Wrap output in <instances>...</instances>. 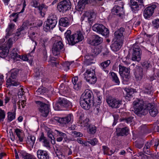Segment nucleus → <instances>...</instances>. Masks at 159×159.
Listing matches in <instances>:
<instances>
[{
    "label": "nucleus",
    "mask_w": 159,
    "mask_h": 159,
    "mask_svg": "<svg viewBox=\"0 0 159 159\" xmlns=\"http://www.w3.org/2000/svg\"><path fill=\"white\" fill-rule=\"evenodd\" d=\"M37 154L39 159H49V156L46 151L39 150L37 151Z\"/></svg>",
    "instance_id": "28"
},
{
    "label": "nucleus",
    "mask_w": 159,
    "mask_h": 159,
    "mask_svg": "<svg viewBox=\"0 0 159 159\" xmlns=\"http://www.w3.org/2000/svg\"><path fill=\"white\" fill-rule=\"evenodd\" d=\"M31 3V5L35 8H37L39 5V2L36 0H32Z\"/></svg>",
    "instance_id": "61"
},
{
    "label": "nucleus",
    "mask_w": 159,
    "mask_h": 159,
    "mask_svg": "<svg viewBox=\"0 0 159 159\" xmlns=\"http://www.w3.org/2000/svg\"><path fill=\"white\" fill-rule=\"evenodd\" d=\"M89 119L88 118H86L82 122H81V126L84 127L88 126L89 125Z\"/></svg>",
    "instance_id": "63"
},
{
    "label": "nucleus",
    "mask_w": 159,
    "mask_h": 159,
    "mask_svg": "<svg viewBox=\"0 0 159 159\" xmlns=\"http://www.w3.org/2000/svg\"><path fill=\"white\" fill-rule=\"evenodd\" d=\"M143 75V69L141 67L138 66L136 69L135 73V77L139 80L142 79Z\"/></svg>",
    "instance_id": "31"
},
{
    "label": "nucleus",
    "mask_w": 159,
    "mask_h": 159,
    "mask_svg": "<svg viewBox=\"0 0 159 159\" xmlns=\"http://www.w3.org/2000/svg\"><path fill=\"white\" fill-rule=\"evenodd\" d=\"M88 101H86L83 100L82 99H80V104L81 107L86 110H88L90 108V106L92 103L88 102Z\"/></svg>",
    "instance_id": "34"
},
{
    "label": "nucleus",
    "mask_w": 159,
    "mask_h": 159,
    "mask_svg": "<svg viewBox=\"0 0 159 159\" xmlns=\"http://www.w3.org/2000/svg\"><path fill=\"white\" fill-rule=\"evenodd\" d=\"M110 63V60H108L102 62L100 65V66L102 69L105 71L107 73H108L109 71L107 69Z\"/></svg>",
    "instance_id": "35"
},
{
    "label": "nucleus",
    "mask_w": 159,
    "mask_h": 159,
    "mask_svg": "<svg viewBox=\"0 0 159 159\" xmlns=\"http://www.w3.org/2000/svg\"><path fill=\"white\" fill-rule=\"evenodd\" d=\"M93 30L107 37L109 36V30L104 25L102 24H97L94 25L92 27Z\"/></svg>",
    "instance_id": "6"
},
{
    "label": "nucleus",
    "mask_w": 159,
    "mask_h": 159,
    "mask_svg": "<svg viewBox=\"0 0 159 159\" xmlns=\"http://www.w3.org/2000/svg\"><path fill=\"white\" fill-rule=\"evenodd\" d=\"M114 119V121L113 123V125H115L116 124L117 121L119 119V116L117 114H114L113 115Z\"/></svg>",
    "instance_id": "64"
},
{
    "label": "nucleus",
    "mask_w": 159,
    "mask_h": 159,
    "mask_svg": "<svg viewBox=\"0 0 159 159\" xmlns=\"http://www.w3.org/2000/svg\"><path fill=\"white\" fill-rule=\"evenodd\" d=\"M85 80L90 84H94L97 81V78L95 75H94L92 76Z\"/></svg>",
    "instance_id": "46"
},
{
    "label": "nucleus",
    "mask_w": 159,
    "mask_h": 159,
    "mask_svg": "<svg viewBox=\"0 0 159 159\" xmlns=\"http://www.w3.org/2000/svg\"><path fill=\"white\" fill-rule=\"evenodd\" d=\"M35 103L41 116L44 117H47L50 111V105L39 101H36Z\"/></svg>",
    "instance_id": "4"
},
{
    "label": "nucleus",
    "mask_w": 159,
    "mask_h": 159,
    "mask_svg": "<svg viewBox=\"0 0 159 159\" xmlns=\"http://www.w3.org/2000/svg\"><path fill=\"white\" fill-rule=\"evenodd\" d=\"M59 25L64 27H67L70 25L68 19L67 17L61 18L59 21Z\"/></svg>",
    "instance_id": "36"
},
{
    "label": "nucleus",
    "mask_w": 159,
    "mask_h": 159,
    "mask_svg": "<svg viewBox=\"0 0 159 159\" xmlns=\"http://www.w3.org/2000/svg\"><path fill=\"white\" fill-rule=\"evenodd\" d=\"M17 48H13L11 52V57L14 59L17 57H19L20 55H19L17 52Z\"/></svg>",
    "instance_id": "43"
},
{
    "label": "nucleus",
    "mask_w": 159,
    "mask_h": 159,
    "mask_svg": "<svg viewBox=\"0 0 159 159\" xmlns=\"http://www.w3.org/2000/svg\"><path fill=\"white\" fill-rule=\"evenodd\" d=\"M119 73L123 79L124 81L128 82L130 78V68L121 65H119Z\"/></svg>",
    "instance_id": "7"
},
{
    "label": "nucleus",
    "mask_w": 159,
    "mask_h": 159,
    "mask_svg": "<svg viewBox=\"0 0 159 159\" xmlns=\"http://www.w3.org/2000/svg\"><path fill=\"white\" fill-rule=\"evenodd\" d=\"M15 25L11 23L9 24L7 28L6 29V36L5 37L7 38L13 34V31L14 30Z\"/></svg>",
    "instance_id": "30"
},
{
    "label": "nucleus",
    "mask_w": 159,
    "mask_h": 159,
    "mask_svg": "<svg viewBox=\"0 0 159 159\" xmlns=\"http://www.w3.org/2000/svg\"><path fill=\"white\" fill-rule=\"evenodd\" d=\"M152 141L147 142L145 144L143 148V152L147 154L150 155L151 151L150 149L151 146L152 145Z\"/></svg>",
    "instance_id": "37"
},
{
    "label": "nucleus",
    "mask_w": 159,
    "mask_h": 159,
    "mask_svg": "<svg viewBox=\"0 0 159 159\" xmlns=\"http://www.w3.org/2000/svg\"><path fill=\"white\" fill-rule=\"evenodd\" d=\"M126 93L125 98L126 99L130 100V98L132 97L133 94L134 93L137 92L136 90L134 89H126L125 90Z\"/></svg>",
    "instance_id": "32"
},
{
    "label": "nucleus",
    "mask_w": 159,
    "mask_h": 159,
    "mask_svg": "<svg viewBox=\"0 0 159 159\" xmlns=\"http://www.w3.org/2000/svg\"><path fill=\"white\" fill-rule=\"evenodd\" d=\"M48 137L49 138V139L51 140V143L54 144L55 143V139L52 134L51 132H48Z\"/></svg>",
    "instance_id": "52"
},
{
    "label": "nucleus",
    "mask_w": 159,
    "mask_h": 159,
    "mask_svg": "<svg viewBox=\"0 0 159 159\" xmlns=\"http://www.w3.org/2000/svg\"><path fill=\"white\" fill-rule=\"evenodd\" d=\"M5 117V112L4 110L0 109V122L3 121Z\"/></svg>",
    "instance_id": "50"
},
{
    "label": "nucleus",
    "mask_w": 159,
    "mask_h": 159,
    "mask_svg": "<svg viewBox=\"0 0 159 159\" xmlns=\"http://www.w3.org/2000/svg\"><path fill=\"white\" fill-rule=\"evenodd\" d=\"M71 7V4L69 0H65L60 2L57 6L58 10L62 13L70 10Z\"/></svg>",
    "instance_id": "8"
},
{
    "label": "nucleus",
    "mask_w": 159,
    "mask_h": 159,
    "mask_svg": "<svg viewBox=\"0 0 159 159\" xmlns=\"http://www.w3.org/2000/svg\"><path fill=\"white\" fill-rule=\"evenodd\" d=\"M144 145V141H142L140 142H136L135 143V147L141 149L142 148Z\"/></svg>",
    "instance_id": "54"
},
{
    "label": "nucleus",
    "mask_w": 159,
    "mask_h": 159,
    "mask_svg": "<svg viewBox=\"0 0 159 159\" xmlns=\"http://www.w3.org/2000/svg\"><path fill=\"white\" fill-rule=\"evenodd\" d=\"M24 28L25 25H24L23 24L21 27L17 30V31L13 38H11L8 39L7 44L9 48H11L13 44V39H14V41L15 40V39H17L21 34V32L24 30Z\"/></svg>",
    "instance_id": "14"
},
{
    "label": "nucleus",
    "mask_w": 159,
    "mask_h": 159,
    "mask_svg": "<svg viewBox=\"0 0 159 159\" xmlns=\"http://www.w3.org/2000/svg\"><path fill=\"white\" fill-rule=\"evenodd\" d=\"M43 60V61H46L47 59L48 56L47 51L45 48H44L42 52Z\"/></svg>",
    "instance_id": "55"
},
{
    "label": "nucleus",
    "mask_w": 159,
    "mask_h": 159,
    "mask_svg": "<svg viewBox=\"0 0 159 159\" xmlns=\"http://www.w3.org/2000/svg\"><path fill=\"white\" fill-rule=\"evenodd\" d=\"M58 100L62 107L70 108L72 107L71 103L64 98H59Z\"/></svg>",
    "instance_id": "23"
},
{
    "label": "nucleus",
    "mask_w": 159,
    "mask_h": 159,
    "mask_svg": "<svg viewBox=\"0 0 159 159\" xmlns=\"http://www.w3.org/2000/svg\"><path fill=\"white\" fill-rule=\"evenodd\" d=\"M109 74H111L112 81L116 84L119 85L120 81L116 74L114 72H111Z\"/></svg>",
    "instance_id": "39"
},
{
    "label": "nucleus",
    "mask_w": 159,
    "mask_h": 159,
    "mask_svg": "<svg viewBox=\"0 0 159 159\" xmlns=\"http://www.w3.org/2000/svg\"><path fill=\"white\" fill-rule=\"evenodd\" d=\"M48 91V89L46 88L43 87H41L39 88L36 92L37 93L38 95L43 94L44 93H47Z\"/></svg>",
    "instance_id": "41"
},
{
    "label": "nucleus",
    "mask_w": 159,
    "mask_h": 159,
    "mask_svg": "<svg viewBox=\"0 0 159 159\" xmlns=\"http://www.w3.org/2000/svg\"><path fill=\"white\" fill-rule=\"evenodd\" d=\"M17 101V98L16 96H14L12 98L11 102L13 104V107L15 110L16 109V102Z\"/></svg>",
    "instance_id": "58"
},
{
    "label": "nucleus",
    "mask_w": 159,
    "mask_h": 159,
    "mask_svg": "<svg viewBox=\"0 0 159 159\" xmlns=\"http://www.w3.org/2000/svg\"><path fill=\"white\" fill-rule=\"evenodd\" d=\"M147 111H148L150 115L153 117H155L158 114V107L153 104L149 103L147 106Z\"/></svg>",
    "instance_id": "15"
},
{
    "label": "nucleus",
    "mask_w": 159,
    "mask_h": 159,
    "mask_svg": "<svg viewBox=\"0 0 159 159\" xmlns=\"http://www.w3.org/2000/svg\"><path fill=\"white\" fill-rule=\"evenodd\" d=\"M157 7L156 5L152 4L146 7L143 12V15L145 18H149L153 15Z\"/></svg>",
    "instance_id": "13"
},
{
    "label": "nucleus",
    "mask_w": 159,
    "mask_h": 159,
    "mask_svg": "<svg viewBox=\"0 0 159 159\" xmlns=\"http://www.w3.org/2000/svg\"><path fill=\"white\" fill-rule=\"evenodd\" d=\"M71 31L67 30L65 33V37L67 40L68 44L70 45H74L81 41L84 37L81 31L77 32L76 33L71 35Z\"/></svg>",
    "instance_id": "1"
},
{
    "label": "nucleus",
    "mask_w": 159,
    "mask_h": 159,
    "mask_svg": "<svg viewBox=\"0 0 159 159\" xmlns=\"http://www.w3.org/2000/svg\"><path fill=\"white\" fill-rule=\"evenodd\" d=\"M77 141L78 143L82 144V146H89V143L87 141H84L81 139V138H78L77 139Z\"/></svg>",
    "instance_id": "56"
},
{
    "label": "nucleus",
    "mask_w": 159,
    "mask_h": 159,
    "mask_svg": "<svg viewBox=\"0 0 159 159\" xmlns=\"http://www.w3.org/2000/svg\"><path fill=\"white\" fill-rule=\"evenodd\" d=\"M18 153L20 157L24 159H37L34 155L29 154L24 150L19 151Z\"/></svg>",
    "instance_id": "22"
},
{
    "label": "nucleus",
    "mask_w": 159,
    "mask_h": 159,
    "mask_svg": "<svg viewBox=\"0 0 159 159\" xmlns=\"http://www.w3.org/2000/svg\"><path fill=\"white\" fill-rule=\"evenodd\" d=\"M19 71V69L15 68L11 70L8 72L7 75L8 77L6 81L7 85L14 86L20 85V83L16 80Z\"/></svg>",
    "instance_id": "2"
},
{
    "label": "nucleus",
    "mask_w": 159,
    "mask_h": 159,
    "mask_svg": "<svg viewBox=\"0 0 159 159\" xmlns=\"http://www.w3.org/2000/svg\"><path fill=\"white\" fill-rule=\"evenodd\" d=\"M123 42L122 41L116 40L112 43L111 48L112 50L114 52L118 51L121 48Z\"/></svg>",
    "instance_id": "24"
},
{
    "label": "nucleus",
    "mask_w": 159,
    "mask_h": 159,
    "mask_svg": "<svg viewBox=\"0 0 159 159\" xmlns=\"http://www.w3.org/2000/svg\"><path fill=\"white\" fill-rule=\"evenodd\" d=\"M103 41L102 38L98 35H94L93 36V40L90 42V44L94 46H97L101 44Z\"/></svg>",
    "instance_id": "26"
},
{
    "label": "nucleus",
    "mask_w": 159,
    "mask_h": 159,
    "mask_svg": "<svg viewBox=\"0 0 159 159\" xmlns=\"http://www.w3.org/2000/svg\"><path fill=\"white\" fill-rule=\"evenodd\" d=\"M87 129L88 132L90 134H93L96 132V128L94 125H89Z\"/></svg>",
    "instance_id": "42"
},
{
    "label": "nucleus",
    "mask_w": 159,
    "mask_h": 159,
    "mask_svg": "<svg viewBox=\"0 0 159 159\" xmlns=\"http://www.w3.org/2000/svg\"><path fill=\"white\" fill-rule=\"evenodd\" d=\"M7 114V121L11 122L15 118L16 114L12 112H8Z\"/></svg>",
    "instance_id": "44"
},
{
    "label": "nucleus",
    "mask_w": 159,
    "mask_h": 159,
    "mask_svg": "<svg viewBox=\"0 0 159 159\" xmlns=\"http://www.w3.org/2000/svg\"><path fill=\"white\" fill-rule=\"evenodd\" d=\"M43 69L42 68L40 67V68H37L35 70V76L36 77H39L40 76V73L41 72V71Z\"/></svg>",
    "instance_id": "62"
},
{
    "label": "nucleus",
    "mask_w": 159,
    "mask_h": 159,
    "mask_svg": "<svg viewBox=\"0 0 159 159\" xmlns=\"http://www.w3.org/2000/svg\"><path fill=\"white\" fill-rule=\"evenodd\" d=\"M129 129L127 127L116 129V134L118 136L127 135L128 134Z\"/></svg>",
    "instance_id": "29"
},
{
    "label": "nucleus",
    "mask_w": 159,
    "mask_h": 159,
    "mask_svg": "<svg viewBox=\"0 0 159 159\" xmlns=\"http://www.w3.org/2000/svg\"><path fill=\"white\" fill-rule=\"evenodd\" d=\"M87 142L89 143V144H90L94 146L97 144L98 141L96 139L94 138L93 139L90 140Z\"/></svg>",
    "instance_id": "60"
},
{
    "label": "nucleus",
    "mask_w": 159,
    "mask_h": 159,
    "mask_svg": "<svg viewBox=\"0 0 159 159\" xmlns=\"http://www.w3.org/2000/svg\"><path fill=\"white\" fill-rule=\"evenodd\" d=\"M81 99L88 101V102L93 103L94 101V97L93 93L90 91H88L85 92V94L84 95L83 98H81Z\"/></svg>",
    "instance_id": "19"
},
{
    "label": "nucleus",
    "mask_w": 159,
    "mask_h": 159,
    "mask_svg": "<svg viewBox=\"0 0 159 159\" xmlns=\"http://www.w3.org/2000/svg\"><path fill=\"white\" fill-rule=\"evenodd\" d=\"M84 75V79L86 80L91 77L92 76L95 75V71L93 70H92V71L89 70H87Z\"/></svg>",
    "instance_id": "40"
},
{
    "label": "nucleus",
    "mask_w": 159,
    "mask_h": 159,
    "mask_svg": "<svg viewBox=\"0 0 159 159\" xmlns=\"http://www.w3.org/2000/svg\"><path fill=\"white\" fill-rule=\"evenodd\" d=\"M96 16L95 11L92 10L86 11L83 15L82 18L85 21H88L90 23H92Z\"/></svg>",
    "instance_id": "12"
},
{
    "label": "nucleus",
    "mask_w": 159,
    "mask_h": 159,
    "mask_svg": "<svg viewBox=\"0 0 159 159\" xmlns=\"http://www.w3.org/2000/svg\"><path fill=\"white\" fill-rule=\"evenodd\" d=\"M123 5L120 7L118 6H115L112 10V12L113 14L116 15L119 17H120L124 13L123 10Z\"/></svg>",
    "instance_id": "21"
},
{
    "label": "nucleus",
    "mask_w": 159,
    "mask_h": 159,
    "mask_svg": "<svg viewBox=\"0 0 159 159\" xmlns=\"http://www.w3.org/2000/svg\"><path fill=\"white\" fill-rule=\"evenodd\" d=\"M141 56L142 51L139 46L136 44L134 45L131 60L133 61L139 62L141 60Z\"/></svg>",
    "instance_id": "11"
},
{
    "label": "nucleus",
    "mask_w": 159,
    "mask_h": 159,
    "mask_svg": "<svg viewBox=\"0 0 159 159\" xmlns=\"http://www.w3.org/2000/svg\"><path fill=\"white\" fill-rule=\"evenodd\" d=\"M153 87L152 84L149 83H145L143 86V92L144 94H152Z\"/></svg>",
    "instance_id": "20"
},
{
    "label": "nucleus",
    "mask_w": 159,
    "mask_h": 159,
    "mask_svg": "<svg viewBox=\"0 0 159 159\" xmlns=\"http://www.w3.org/2000/svg\"><path fill=\"white\" fill-rule=\"evenodd\" d=\"M133 117L132 116H129L128 117H125V118H122L120 119L121 121H125L127 123H130L132 121Z\"/></svg>",
    "instance_id": "49"
},
{
    "label": "nucleus",
    "mask_w": 159,
    "mask_h": 159,
    "mask_svg": "<svg viewBox=\"0 0 159 159\" xmlns=\"http://www.w3.org/2000/svg\"><path fill=\"white\" fill-rule=\"evenodd\" d=\"M22 130L19 129H16L15 130V132L17 135V136L19 139V140L20 142H22L23 141L22 137H21L20 134L22 133Z\"/></svg>",
    "instance_id": "45"
},
{
    "label": "nucleus",
    "mask_w": 159,
    "mask_h": 159,
    "mask_svg": "<svg viewBox=\"0 0 159 159\" xmlns=\"http://www.w3.org/2000/svg\"><path fill=\"white\" fill-rule=\"evenodd\" d=\"M64 45L61 41H56L53 44L52 48L53 54L55 56L59 55L64 50Z\"/></svg>",
    "instance_id": "10"
},
{
    "label": "nucleus",
    "mask_w": 159,
    "mask_h": 159,
    "mask_svg": "<svg viewBox=\"0 0 159 159\" xmlns=\"http://www.w3.org/2000/svg\"><path fill=\"white\" fill-rule=\"evenodd\" d=\"M71 135L75 137H82L83 136V134L80 132L75 131H72L71 132Z\"/></svg>",
    "instance_id": "57"
},
{
    "label": "nucleus",
    "mask_w": 159,
    "mask_h": 159,
    "mask_svg": "<svg viewBox=\"0 0 159 159\" xmlns=\"http://www.w3.org/2000/svg\"><path fill=\"white\" fill-rule=\"evenodd\" d=\"M57 118L58 119V120L57 119L58 121L61 124L63 125V126H64V125L70 123L73 120V117L72 114H70L65 117L61 118L57 117Z\"/></svg>",
    "instance_id": "16"
},
{
    "label": "nucleus",
    "mask_w": 159,
    "mask_h": 159,
    "mask_svg": "<svg viewBox=\"0 0 159 159\" xmlns=\"http://www.w3.org/2000/svg\"><path fill=\"white\" fill-rule=\"evenodd\" d=\"M91 54L93 56H95L98 54L100 53L99 50L97 48H94L91 50Z\"/></svg>",
    "instance_id": "53"
},
{
    "label": "nucleus",
    "mask_w": 159,
    "mask_h": 159,
    "mask_svg": "<svg viewBox=\"0 0 159 159\" xmlns=\"http://www.w3.org/2000/svg\"><path fill=\"white\" fill-rule=\"evenodd\" d=\"M39 142H41L43 144V146L47 148H50V145L49 141L47 140V138L44 136L43 133H42L39 138L38 139Z\"/></svg>",
    "instance_id": "25"
},
{
    "label": "nucleus",
    "mask_w": 159,
    "mask_h": 159,
    "mask_svg": "<svg viewBox=\"0 0 159 159\" xmlns=\"http://www.w3.org/2000/svg\"><path fill=\"white\" fill-rule=\"evenodd\" d=\"M106 101L108 105L113 108H117L122 104V101L111 96H108Z\"/></svg>",
    "instance_id": "9"
},
{
    "label": "nucleus",
    "mask_w": 159,
    "mask_h": 159,
    "mask_svg": "<svg viewBox=\"0 0 159 159\" xmlns=\"http://www.w3.org/2000/svg\"><path fill=\"white\" fill-rule=\"evenodd\" d=\"M78 78L77 77H75L72 79V81L74 84V89L76 90H79L81 86V81L78 82Z\"/></svg>",
    "instance_id": "33"
},
{
    "label": "nucleus",
    "mask_w": 159,
    "mask_h": 159,
    "mask_svg": "<svg viewBox=\"0 0 159 159\" xmlns=\"http://www.w3.org/2000/svg\"><path fill=\"white\" fill-rule=\"evenodd\" d=\"M37 33H35L34 32H33L32 33H31L29 35V36L30 38L33 41L35 42V45H36L37 44V43L35 41V39L36 38V35H37Z\"/></svg>",
    "instance_id": "51"
},
{
    "label": "nucleus",
    "mask_w": 159,
    "mask_h": 159,
    "mask_svg": "<svg viewBox=\"0 0 159 159\" xmlns=\"http://www.w3.org/2000/svg\"><path fill=\"white\" fill-rule=\"evenodd\" d=\"M85 6L84 5H82L81 4H79V3H78V5L76 6V10L79 11H82L84 9L85 7Z\"/></svg>",
    "instance_id": "59"
},
{
    "label": "nucleus",
    "mask_w": 159,
    "mask_h": 159,
    "mask_svg": "<svg viewBox=\"0 0 159 159\" xmlns=\"http://www.w3.org/2000/svg\"><path fill=\"white\" fill-rule=\"evenodd\" d=\"M125 29L123 27H121L116 31L114 34L115 38L117 40L123 41L124 38Z\"/></svg>",
    "instance_id": "18"
},
{
    "label": "nucleus",
    "mask_w": 159,
    "mask_h": 159,
    "mask_svg": "<svg viewBox=\"0 0 159 159\" xmlns=\"http://www.w3.org/2000/svg\"><path fill=\"white\" fill-rule=\"evenodd\" d=\"M57 22V19L56 15L51 14L44 24L43 27L44 30L47 31L52 30L56 26Z\"/></svg>",
    "instance_id": "3"
},
{
    "label": "nucleus",
    "mask_w": 159,
    "mask_h": 159,
    "mask_svg": "<svg viewBox=\"0 0 159 159\" xmlns=\"http://www.w3.org/2000/svg\"><path fill=\"white\" fill-rule=\"evenodd\" d=\"M133 105L134 107V113L139 116L145 115L148 113L147 110L144 109L143 102L142 101L133 102Z\"/></svg>",
    "instance_id": "5"
},
{
    "label": "nucleus",
    "mask_w": 159,
    "mask_h": 159,
    "mask_svg": "<svg viewBox=\"0 0 159 159\" xmlns=\"http://www.w3.org/2000/svg\"><path fill=\"white\" fill-rule=\"evenodd\" d=\"M130 7L132 11L136 13L140 10L143 5H140L139 3L135 1L130 0Z\"/></svg>",
    "instance_id": "27"
},
{
    "label": "nucleus",
    "mask_w": 159,
    "mask_h": 159,
    "mask_svg": "<svg viewBox=\"0 0 159 159\" xmlns=\"http://www.w3.org/2000/svg\"><path fill=\"white\" fill-rule=\"evenodd\" d=\"M9 50L7 49H3L2 52H0V57L2 58H4L7 57L8 54Z\"/></svg>",
    "instance_id": "48"
},
{
    "label": "nucleus",
    "mask_w": 159,
    "mask_h": 159,
    "mask_svg": "<svg viewBox=\"0 0 159 159\" xmlns=\"http://www.w3.org/2000/svg\"><path fill=\"white\" fill-rule=\"evenodd\" d=\"M55 131L57 142H61L63 139L64 142L67 141L68 138L66 134L56 129L55 130Z\"/></svg>",
    "instance_id": "17"
},
{
    "label": "nucleus",
    "mask_w": 159,
    "mask_h": 159,
    "mask_svg": "<svg viewBox=\"0 0 159 159\" xmlns=\"http://www.w3.org/2000/svg\"><path fill=\"white\" fill-rule=\"evenodd\" d=\"M35 140V137L33 135H29L27 137V143L30 145V146L33 147Z\"/></svg>",
    "instance_id": "38"
},
{
    "label": "nucleus",
    "mask_w": 159,
    "mask_h": 159,
    "mask_svg": "<svg viewBox=\"0 0 159 159\" xmlns=\"http://www.w3.org/2000/svg\"><path fill=\"white\" fill-rule=\"evenodd\" d=\"M60 104L61 103L59 102L58 100L56 103L53 104V107L55 110L56 111H59L62 110L61 108L63 107Z\"/></svg>",
    "instance_id": "47"
}]
</instances>
